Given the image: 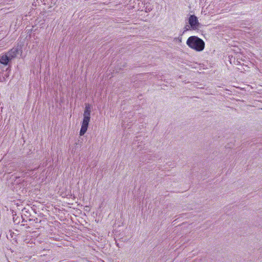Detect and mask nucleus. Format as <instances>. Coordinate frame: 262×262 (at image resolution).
Here are the masks:
<instances>
[{"label":"nucleus","instance_id":"nucleus-10","mask_svg":"<svg viewBox=\"0 0 262 262\" xmlns=\"http://www.w3.org/2000/svg\"><path fill=\"white\" fill-rule=\"evenodd\" d=\"M181 39H182V38H179V41H180V42H181Z\"/></svg>","mask_w":262,"mask_h":262},{"label":"nucleus","instance_id":"nucleus-2","mask_svg":"<svg viewBox=\"0 0 262 262\" xmlns=\"http://www.w3.org/2000/svg\"><path fill=\"white\" fill-rule=\"evenodd\" d=\"M17 52V49H13L7 54L3 55L0 58V62L3 64L7 65L8 62L16 56Z\"/></svg>","mask_w":262,"mask_h":262},{"label":"nucleus","instance_id":"nucleus-3","mask_svg":"<svg viewBox=\"0 0 262 262\" xmlns=\"http://www.w3.org/2000/svg\"><path fill=\"white\" fill-rule=\"evenodd\" d=\"M188 23L192 30L197 29L199 26V23L197 17L194 15H191L188 19Z\"/></svg>","mask_w":262,"mask_h":262},{"label":"nucleus","instance_id":"nucleus-7","mask_svg":"<svg viewBox=\"0 0 262 262\" xmlns=\"http://www.w3.org/2000/svg\"><path fill=\"white\" fill-rule=\"evenodd\" d=\"M16 170V167L15 165H10L9 168L7 169V172L11 173L12 170Z\"/></svg>","mask_w":262,"mask_h":262},{"label":"nucleus","instance_id":"nucleus-11","mask_svg":"<svg viewBox=\"0 0 262 262\" xmlns=\"http://www.w3.org/2000/svg\"><path fill=\"white\" fill-rule=\"evenodd\" d=\"M150 10H151V9H150V8H148V11H150Z\"/></svg>","mask_w":262,"mask_h":262},{"label":"nucleus","instance_id":"nucleus-8","mask_svg":"<svg viewBox=\"0 0 262 262\" xmlns=\"http://www.w3.org/2000/svg\"><path fill=\"white\" fill-rule=\"evenodd\" d=\"M32 169H28L27 171H23L22 172L24 173V175H31L32 174Z\"/></svg>","mask_w":262,"mask_h":262},{"label":"nucleus","instance_id":"nucleus-1","mask_svg":"<svg viewBox=\"0 0 262 262\" xmlns=\"http://www.w3.org/2000/svg\"><path fill=\"white\" fill-rule=\"evenodd\" d=\"M186 44L189 48L199 52L203 51L205 47L204 41L195 36L189 37L187 40Z\"/></svg>","mask_w":262,"mask_h":262},{"label":"nucleus","instance_id":"nucleus-6","mask_svg":"<svg viewBox=\"0 0 262 262\" xmlns=\"http://www.w3.org/2000/svg\"><path fill=\"white\" fill-rule=\"evenodd\" d=\"M139 142H138V140L135 141L133 143V147L135 148V147H138V148H139V150H141L142 149V147L141 144H139Z\"/></svg>","mask_w":262,"mask_h":262},{"label":"nucleus","instance_id":"nucleus-9","mask_svg":"<svg viewBox=\"0 0 262 262\" xmlns=\"http://www.w3.org/2000/svg\"><path fill=\"white\" fill-rule=\"evenodd\" d=\"M191 27H190V26L189 25H186L184 28V31H183V33L187 31H188L190 29Z\"/></svg>","mask_w":262,"mask_h":262},{"label":"nucleus","instance_id":"nucleus-4","mask_svg":"<svg viewBox=\"0 0 262 262\" xmlns=\"http://www.w3.org/2000/svg\"><path fill=\"white\" fill-rule=\"evenodd\" d=\"M90 118L83 117L81 127L80 130V136H83L86 133L89 126Z\"/></svg>","mask_w":262,"mask_h":262},{"label":"nucleus","instance_id":"nucleus-5","mask_svg":"<svg viewBox=\"0 0 262 262\" xmlns=\"http://www.w3.org/2000/svg\"><path fill=\"white\" fill-rule=\"evenodd\" d=\"M91 112V108L89 104L86 105L84 114L83 117H87L90 118V114Z\"/></svg>","mask_w":262,"mask_h":262}]
</instances>
